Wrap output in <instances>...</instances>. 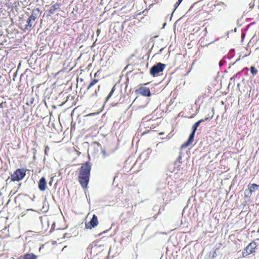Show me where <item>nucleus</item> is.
<instances>
[{
	"label": "nucleus",
	"mask_w": 259,
	"mask_h": 259,
	"mask_svg": "<svg viewBox=\"0 0 259 259\" xmlns=\"http://www.w3.org/2000/svg\"><path fill=\"white\" fill-rule=\"evenodd\" d=\"M91 170V165L89 162L83 164L79 169L78 180L83 188H87L88 185Z\"/></svg>",
	"instance_id": "f257e3e1"
},
{
	"label": "nucleus",
	"mask_w": 259,
	"mask_h": 259,
	"mask_svg": "<svg viewBox=\"0 0 259 259\" xmlns=\"http://www.w3.org/2000/svg\"><path fill=\"white\" fill-rule=\"evenodd\" d=\"M27 169L25 168H18L6 180L7 184L9 180L11 182H19L22 180L26 176V172Z\"/></svg>",
	"instance_id": "f03ea898"
},
{
	"label": "nucleus",
	"mask_w": 259,
	"mask_h": 259,
	"mask_svg": "<svg viewBox=\"0 0 259 259\" xmlns=\"http://www.w3.org/2000/svg\"><path fill=\"white\" fill-rule=\"evenodd\" d=\"M99 81L98 79L94 78L92 80L87 89V91L89 92L92 96H97L100 89V85L97 84Z\"/></svg>",
	"instance_id": "7ed1b4c3"
},
{
	"label": "nucleus",
	"mask_w": 259,
	"mask_h": 259,
	"mask_svg": "<svg viewBox=\"0 0 259 259\" xmlns=\"http://www.w3.org/2000/svg\"><path fill=\"white\" fill-rule=\"evenodd\" d=\"M165 66L166 65L164 64L158 63L151 68L150 73L154 77L158 76L159 73L163 72Z\"/></svg>",
	"instance_id": "20e7f679"
},
{
	"label": "nucleus",
	"mask_w": 259,
	"mask_h": 259,
	"mask_svg": "<svg viewBox=\"0 0 259 259\" xmlns=\"http://www.w3.org/2000/svg\"><path fill=\"white\" fill-rule=\"evenodd\" d=\"M256 248V243L253 241L250 243L243 250L242 252V257H246L250 254L255 251Z\"/></svg>",
	"instance_id": "39448f33"
},
{
	"label": "nucleus",
	"mask_w": 259,
	"mask_h": 259,
	"mask_svg": "<svg viewBox=\"0 0 259 259\" xmlns=\"http://www.w3.org/2000/svg\"><path fill=\"white\" fill-rule=\"evenodd\" d=\"M135 92L137 94L145 97H150L151 95L149 88L145 87H140L136 90Z\"/></svg>",
	"instance_id": "423d86ee"
},
{
	"label": "nucleus",
	"mask_w": 259,
	"mask_h": 259,
	"mask_svg": "<svg viewBox=\"0 0 259 259\" xmlns=\"http://www.w3.org/2000/svg\"><path fill=\"white\" fill-rule=\"evenodd\" d=\"M36 19V17L34 14L32 13L27 20V24L25 25L24 28V31L29 30L31 29L33 23L35 21Z\"/></svg>",
	"instance_id": "0eeeda50"
},
{
	"label": "nucleus",
	"mask_w": 259,
	"mask_h": 259,
	"mask_svg": "<svg viewBox=\"0 0 259 259\" xmlns=\"http://www.w3.org/2000/svg\"><path fill=\"white\" fill-rule=\"evenodd\" d=\"M98 220L97 217L94 214L91 220L88 223H85V228L87 229H91L96 227L98 225Z\"/></svg>",
	"instance_id": "6e6552de"
},
{
	"label": "nucleus",
	"mask_w": 259,
	"mask_h": 259,
	"mask_svg": "<svg viewBox=\"0 0 259 259\" xmlns=\"http://www.w3.org/2000/svg\"><path fill=\"white\" fill-rule=\"evenodd\" d=\"M38 187L41 191H44L47 188V182L45 177H42L38 183Z\"/></svg>",
	"instance_id": "1a4fd4ad"
},
{
	"label": "nucleus",
	"mask_w": 259,
	"mask_h": 259,
	"mask_svg": "<svg viewBox=\"0 0 259 259\" xmlns=\"http://www.w3.org/2000/svg\"><path fill=\"white\" fill-rule=\"evenodd\" d=\"M194 135H195V134H194V133H192L190 134L187 141L183 144V145H182L183 148L187 147V146H188L190 144H191L193 142Z\"/></svg>",
	"instance_id": "9d476101"
},
{
	"label": "nucleus",
	"mask_w": 259,
	"mask_h": 259,
	"mask_svg": "<svg viewBox=\"0 0 259 259\" xmlns=\"http://www.w3.org/2000/svg\"><path fill=\"white\" fill-rule=\"evenodd\" d=\"M60 6V4L59 3H56L54 5L52 6L49 10L50 15L53 14L55 12L56 10L59 9Z\"/></svg>",
	"instance_id": "9b49d317"
},
{
	"label": "nucleus",
	"mask_w": 259,
	"mask_h": 259,
	"mask_svg": "<svg viewBox=\"0 0 259 259\" xmlns=\"http://www.w3.org/2000/svg\"><path fill=\"white\" fill-rule=\"evenodd\" d=\"M36 257L33 253H26L23 255V259H36Z\"/></svg>",
	"instance_id": "f8f14e48"
},
{
	"label": "nucleus",
	"mask_w": 259,
	"mask_h": 259,
	"mask_svg": "<svg viewBox=\"0 0 259 259\" xmlns=\"http://www.w3.org/2000/svg\"><path fill=\"white\" fill-rule=\"evenodd\" d=\"M259 187V185H257L255 184H252L250 185H249L248 189L249 190V191L252 193L253 192H254L257 187Z\"/></svg>",
	"instance_id": "ddd939ff"
},
{
	"label": "nucleus",
	"mask_w": 259,
	"mask_h": 259,
	"mask_svg": "<svg viewBox=\"0 0 259 259\" xmlns=\"http://www.w3.org/2000/svg\"><path fill=\"white\" fill-rule=\"evenodd\" d=\"M250 72H251V73L252 74V75L254 76H255V75L257 74V70L254 67V66H251L250 67Z\"/></svg>",
	"instance_id": "4468645a"
},
{
	"label": "nucleus",
	"mask_w": 259,
	"mask_h": 259,
	"mask_svg": "<svg viewBox=\"0 0 259 259\" xmlns=\"http://www.w3.org/2000/svg\"><path fill=\"white\" fill-rule=\"evenodd\" d=\"M208 119V118H205L204 119H200L199 120H198V121H197L194 124V125L196 126L197 127H198L200 124V123L202 122H204L205 121H206V120Z\"/></svg>",
	"instance_id": "2eb2a0df"
},
{
	"label": "nucleus",
	"mask_w": 259,
	"mask_h": 259,
	"mask_svg": "<svg viewBox=\"0 0 259 259\" xmlns=\"http://www.w3.org/2000/svg\"><path fill=\"white\" fill-rule=\"evenodd\" d=\"M115 90V85H114L111 91H110V92L109 93L108 96H107V100H108L112 95L113 93H114V91Z\"/></svg>",
	"instance_id": "dca6fc26"
},
{
	"label": "nucleus",
	"mask_w": 259,
	"mask_h": 259,
	"mask_svg": "<svg viewBox=\"0 0 259 259\" xmlns=\"http://www.w3.org/2000/svg\"><path fill=\"white\" fill-rule=\"evenodd\" d=\"M182 1L183 0H178V1L175 4L176 8H177Z\"/></svg>",
	"instance_id": "f3484780"
},
{
	"label": "nucleus",
	"mask_w": 259,
	"mask_h": 259,
	"mask_svg": "<svg viewBox=\"0 0 259 259\" xmlns=\"http://www.w3.org/2000/svg\"><path fill=\"white\" fill-rule=\"evenodd\" d=\"M102 153L103 154V158H105L107 155L105 150H104L102 151Z\"/></svg>",
	"instance_id": "a211bd4d"
},
{
	"label": "nucleus",
	"mask_w": 259,
	"mask_h": 259,
	"mask_svg": "<svg viewBox=\"0 0 259 259\" xmlns=\"http://www.w3.org/2000/svg\"><path fill=\"white\" fill-rule=\"evenodd\" d=\"M197 128V127L193 125L192 126L193 131L192 133H194V134H195Z\"/></svg>",
	"instance_id": "6ab92c4d"
},
{
	"label": "nucleus",
	"mask_w": 259,
	"mask_h": 259,
	"mask_svg": "<svg viewBox=\"0 0 259 259\" xmlns=\"http://www.w3.org/2000/svg\"><path fill=\"white\" fill-rule=\"evenodd\" d=\"M98 72H99V71H98L96 73H95V74H94V77H96V76H97V74Z\"/></svg>",
	"instance_id": "aec40b11"
},
{
	"label": "nucleus",
	"mask_w": 259,
	"mask_h": 259,
	"mask_svg": "<svg viewBox=\"0 0 259 259\" xmlns=\"http://www.w3.org/2000/svg\"><path fill=\"white\" fill-rule=\"evenodd\" d=\"M100 29H98L97 30V33L98 35L100 33Z\"/></svg>",
	"instance_id": "412c9836"
},
{
	"label": "nucleus",
	"mask_w": 259,
	"mask_h": 259,
	"mask_svg": "<svg viewBox=\"0 0 259 259\" xmlns=\"http://www.w3.org/2000/svg\"><path fill=\"white\" fill-rule=\"evenodd\" d=\"M44 247V245H42L40 247V248L39 249H41V248H43Z\"/></svg>",
	"instance_id": "4be33fe9"
},
{
	"label": "nucleus",
	"mask_w": 259,
	"mask_h": 259,
	"mask_svg": "<svg viewBox=\"0 0 259 259\" xmlns=\"http://www.w3.org/2000/svg\"><path fill=\"white\" fill-rule=\"evenodd\" d=\"M49 184H50V185H51L52 182H50L49 183Z\"/></svg>",
	"instance_id": "5701e85b"
}]
</instances>
